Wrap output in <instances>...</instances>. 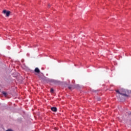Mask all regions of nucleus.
Masks as SVG:
<instances>
[{
	"instance_id": "f257e3e1",
	"label": "nucleus",
	"mask_w": 131,
	"mask_h": 131,
	"mask_svg": "<svg viewBox=\"0 0 131 131\" xmlns=\"http://www.w3.org/2000/svg\"><path fill=\"white\" fill-rule=\"evenodd\" d=\"M116 93L118 94L117 97H119V99H121L120 98V96H124V97H129V94H131V91L128 90H125L124 89H120V90L116 91Z\"/></svg>"
},
{
	"instance_id": "39448f33",
	"label": "nucleus",
	"mask_w": 131,
	"mask_h": 131,
	"mask_svg": "<svg viewBox=\"0 0 131 131\" xmlns=\"http://www.w3.org/2000/svg\"><path fill=\"white\" fill-rule=\"evenodd\" d=\"M2 94H3V95H4V96H7V93H6V92H3V93H2Z\"/></svg>"
},
{
	"instance_id": "20e7f679",
	"label": "nucleus",
	"mask_w": 131,
	"mask_h": 131,
	"mask_svg": "<svg viewBox=\"0 0 131 131\" xmlns=\"http://www.w3.org/2000/svg\"><path fill=\"white\" fill-rule=\"evenodd\" d=\"M51 110L52 111H53V112H57L58 110L57 109V107H51Z\"/></svg>"
},
{
	"instance_id": "9b49d317",
	"label": "nucleus",
	"mask_w": 131,
	"mask_h": 131,
	"mask_svg": "<svg viewBox=\"0 0 131 131\" xmlns=\"http://www.w3.org/2000/svg\"><path fill=\"white\" fill-rule=\"evenodd\" d=\"M77 86H78V85H77Z\"/></svg>"
},
{
	"instance_id": "7ed1b4c3",
	"label": "nucleus",
	"mask_w": 131,
	"mask_h": 131,
	"mask_svg": "<svg viewBox=\"0 0 131 131\" xmlns=\"http://www.w3.org/2000/svg\"><path fill=\"white\" fill-rule=\"evenodd\" d=\"M34 72H36V73H40V70H39L38 68H36L34 70Z\"/></svg>"
},
{
	"instance_id": "1a4fd4ad",
	"label": "nucleus",
	"mask_w": 131,
	"mask_h": 131,
	"mask_svg": "<svg viewBox=\"0 0 131 131\" xmlns=\"http://www.w3.org/2000/svg\"><path fill=\"white\" fill-rule=\"evenodd\" d=\"M98 101H100V98L98 99Z\"/></svg>"
},
{
	"instance_id": "f03ea898",
	"label": "nucleus",
	"mask_w": 131,
	"mask_h": 131,
	"mask_svg": "<svg viewBox=\"0 0 131 131\" xmlns=\"http://www.w3.org/2000/svg\"><path fill=\"white\" fill-rule=\"evenodd\" d=\"M3 13L4 15H6V17H9V16H10V14H11V11L4 10L3 11Z\"/></svg>"
},
{
	"instance_id": "423d86ee",
	"label": "nucleus",
	"mask_w": 131,
	"mask_h": 131,
	"mask_svg": "<svg viewBox=\"0 0 131 131\" xmlns=\"http://www.w3.org/2000/svg\"><path fill=\"white\" fill-rule=\"evenodd\" d=\"M50 92H51V93H54V89H53V88H51Z\"/></svg>"
},
{
	"instance_id": "0eeeda50",
	"label": "nucleus",
	"mask_w": 131,
	"mask_h": 131,
	"mask_svg": "<svg viewBox=\"0 0 131 131\" xmlns=\"http://www.w3.org/2000/svg\"><path fill=\"white\" fill-rule=\"evenodd\" d=\"M69 90H71V89H72V87H71V86H69Z\"/></svg>"
},
{
	"instance_id": "6e6552de",
	"label": "nucleus",
	"mask_w": 131,
	"mask_h": 131,
	"mask_svg": "<svg viewBox=\"0 0 131 131\" xmlns=\"http://www.w3.org/2000/svg\"><path fill=\"white\" fill-rule=\"evenodd\" d=\"M38 76H39L40 78H41V77H40V76H39V75H38Z\"/></svg>"
},
{
	"instance_id": "9d476101",
	"label": "nucleus",
	"mask_w": 131,
	"mask_h": 131,
	"mask_svg": "<svg viewBox=\"0 0 131 131\" xmlns=\"http://www.w3.org/2000/svg\"><path fill=\"white\" fill-rule=\"evenodd\" d=\"M49 8H50V5H49Z\"/></svg>"
}]
</instances>
